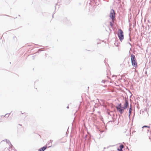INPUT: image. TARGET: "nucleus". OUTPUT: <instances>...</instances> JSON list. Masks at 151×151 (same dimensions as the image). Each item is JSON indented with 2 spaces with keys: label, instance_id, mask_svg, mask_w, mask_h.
<instances>
[{
  "label": "nucleus",
  "instance_id": "nucleus-8",
  "mask_svg": "<svg viewBox=\"0 0 151 151\" xmlns=\"http://www.w3.org/2000/svg\"><path fill=\"white\" fill-rule=\"evenodd\" d=\"M144 127H148V128H149L150 127L149 126H144L142 127V128H143Z\"/></svg>",
  "mask_w": 151,
  "mask_h": 151
},
{
  "label": "nucleus",
  "instance_id": "nucleus-7",
  "mask_svg": "<svg viewBox=\"0 0 151 151\" xmlns=\"http://www.w3.org/2000/svg\"><path fill=\"white\" fill-rule=\"evenodd\" d=\"M47 148V146H44L43 147L40 149L39 150V151H44Z\"/></svg>",
  "mask_w": 151,
  "mask_h": 151
},
{
  "label": "nucleus",
  "instance_id": "nucleus-11",
  "mask_svg": "<svg viewBox=\"0 0 151 151\" xmlns=\"http://www.w3.org/2000/svg\"><path fill=\"white\" fill-rule=\"evenodd\" d=\"M113 23L111 22H110V25L111 26V27H112L113 26Z\"/></svg>",
  "mask_w": 151,
  "mask_h": 151
},
{
  "label": "nucleus",
  "instance_id": "nucleus-5",
  "mask_svg": "<svg viewBox=\"0 0 151 151\" xmlns=\"http://www.w3.org/2000/svg\"><path fill=\"white\" fill-rule=\"evenodd\" d=\"M128 106V101L127 100H125V103L124 104V106L123 107L124 109L126 108Z\"/></svg>",
  "mask_w": 151,
  "mask_h": 151
},
{
  "label": "nucleus",
  "instance_id": "nucleus-13",
  "mask_svg": "<svg viewBox=\"0 0 151 151\" xmlns=\"http://www.w3.org/2000/svg\"><path fill=\"white\" fill-rule=\"evenodd\" d=\"M5 143L7 144V143L6 142H5Z\"/></svg>",
  "mask_w": 151,
  "mask_h": 151
},
{
  "label": "nucleus",
  "instance_id": "nucleus-12",
  "mask_svg": "<svg viewBox=\"0 0 151 151\" xmlns=\"http://www.w3.org/2000/svg\"><path fill=\"white\" fill-rule=\"evenodd\" d=\"M19 125H20V126H22V125H20V124H19Z\"/></svg>",
  "mask_w": 151,
  "mask_h": 151
},
{
  "label": "nucleus",
  "instance_id": "nucleus-2",
  "mask_svg": "<svg viewBox=\"0 0 151 151\" xmlns=\"http://www.w3.org/2000/svg\"><path fill=\"white\" fill-rule=\"evenodd\" d=\"M118 35L119 40L122 41V40L124 39V35L122 29H119L118 30Z\"/></svg>",
  "mask_w": 151,
  "mask_h": 151
},
{
  "label": "nucleus",
  "instance_id": "nucleus-6",
  "mask_svg": "<svg viewBox=\"0 0 151 151\" xmlns=\"http://www.w3.org/2000/svg\"><path fill=\"white\" fill-rule=\"evenodd\" d=\"M119 148L117 149L119 151H122V149L124 147V146L123 145H121L119 146Z\"/></svg>",
  "mask_w": 151,
  "mask_h": 151
},
{
  "label": "nucleus",
  "instance_id": "nucleus-10",
  "mask_svg": "<svg viewBox=\"0 0 151 151\" xmlns=\"http://www.w3.org/2000/svg\"><path fill=\"white\" fill-rule=\"evenodd\" d=\"M131 111H132V109H131V108L130 107L129 108V113L130 114V113Z\"/></svg>",
  "mask_w": 151,
  "mask_h": 151
},
{
  "label": "nucleus",
  "instance_id": "nucleus-3",
  "mask_svg": "<svg viewBox=\"0 0 151 151\" xmlns=\"http://www.w3.org/2000/svg\"><path fill=\"white\" fill-rule=\"evenodd\" d=\"M117 111H119L120 114H122L124 112V109L123 107H122L121 104H119L116 107Z\"/></svg>",
  "mask_w": 151,
  "mask_h": 151
},
{
  "label": "nucleus",
  "instance_id": "nucleus-4",
  "mask_svg": "<svg viewBox=\"0 0 151 151\" xmlns=\"http://www.w3.org/2000/svg\"><path fill=\"white\" fill-rule=\"evenodd\" d=\"M110 17L113 20L115 18V13L113 10H111L110 12Z\"/></svg>",
  "mask_w": 151,
  "mask_h": 151
},
{
  "label": "nucleus",
  "instance_id": "nucleus-9",
  "mask_svg": "<svg viewBox=\"0 0 151 151\" xmlns=\"http://www.w3.org/2000/svg\"><path fill=\"white\" fill-rule=\"evenodd\" d=\"M101 41L100 40H98L97 41V44H98L99 43H101Z\"/></svg>",
  "mask_w": 151,
  "mask_h": 151
},
{
  "label": "nucleus",
  "instance_id": "nucleus-1",
  "mask_svg": "<svg viewBox=\"0 0 151 151\" xmlns=\"http://www.w3.org/2000/svg\"><path fill=\"white\" fill-rule=\"evenodd\" d=\"M131 58L132 66L135 68H137V63L134 55L132 54L131 56Z\"/></svg>",
  "mask_w": 151,
  "mask_h": 151
}]
</instances>
